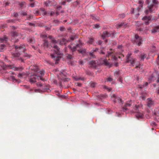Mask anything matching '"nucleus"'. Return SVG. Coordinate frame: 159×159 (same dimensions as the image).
<instances>
[{"label": "nucleus", "instance_id": "f257e3e1", "mask_svg": "<svg viewBox=\"0 0 159 159\" xmlns=\"http://www.w3.org/2000/svg\"><path fill=\"white\" fill-rule=\"evenodd\" d=\"M30 68L32 71L31 72L32 74L38 75V76L39 77L40 79L41 80L44 81V79L43 78V76L44 74V71H40L39 67L36 65L31 66Z\"/></svg>", "mask_w": 159, "mask_h": 159}, {"label": "nucleus", "instance_id": "f03ea898", "mask_svg": "<svg viewBox=\"0 0 159 159\" xmlns=\"http://www.w3.org/2000/svg\"><path fill=\"white\" fill-rule=\"evenodd\" d=\"M53 46V50L54 51V53L53 54L51 53V57L52 58H54V59L56 60V63H57V61L58 60H59L58 57L55 56V54H56L57 55H60V49L56 45H54Z\"/></svg>", "mask_w": 159, "mask_h": 159}, {"label": "nucleus", "instance_id": "7ed1b4c3", "mask_svg": "<svg viewBox=\"0 0 159 159\" xmlns=\"http://www.w3.org/2000/svg\"><path fill=\"white\" fill-rule=\"evenodd\" d=\"M38 75L32 74L29 77V80L31 84L34 83L39 80L40 78Z\"/></svg>", "mask_w": 159, "mask_h": 159}, {"label": "nucleus", "instance_id": "20e7f679", "mask_svg": "<svg viewBox=\"0 0 159 159\" xmlns=\"http://www.w3.org/2000/svg\"><path fill=\"white\" fill-rule=\"evenodd\" d=\"M79 45L78 44L76 45L75 47L74 46L73 47H72L71 45H69L68 46V48H69L72 51V52H74L76 50H77L79 53H81L82 54L85 53L86 52V50L85 49H77V48L79 47Z\"/></svg>", "mask_w": 159, "mask_h": 159}, {"label": "nucleus", "instance_id": "39448f33", "mask_svg": "<svg viewBox=\"0 0 159 159\" xmlns=\"http://www.w3.org/2000/svg\"><path fill=\"white\" fill-rule=\"evenodd\" d=\"M90 66L93 68H96L99 65V62L98 61H92L89 63Z\"/></svg>", "mask_w": 159, "mask_h": 159}, {"label": "nucleus", "instance_id": "423d86ee", "mask_svg": "<svg viewBox=\"0 0 159 159\" xmlns=\"http://www.w3.org/2000/svg\"><path fill=\"white\" fill-rule=\"evenodd\" d=\"M135 42L137 45L139 46L142 43L141 42L142 41V38L139 36V35L136 34L135 35Z\"/></svg>", "mask_w": 159, "mask_h": 159}, {"label": "nucleus", "instance_id": "0eeeda50", "mask_svg": "<svg viewBox=\"0 0 159 159\" xmlns=\"http://www.w3.org/2000/svg\"><path fill=\"white\" fill-rule=\"evenodd\" d=\"M25 46L24 45H21L20 46H16L15 47V49L19 52H24L25 50Z\"/></svg>", "mask_w": 159, "mask_h": 159}, {"label": "nucleus", "instance_id": "6e6552de", "mask_svg": "<svg viewBox=\"0 0 159 159\" xmlns=\"http://www.w3.org/2000/svg\"><path fill=\"white\" fill-rule=\"evenodd\" d=\"M100 62H99V65H104L106 66H108L109 63L106 59L103 58H101L99 60Z\"/></svg>", "mask_w": 159, "mask_h": 159}, {"label": "nucleus", "instance_id": "1a4fd4ad", "mask_svg": "<svg viewBox=\"0 0 159 159\" xmlns=\"http://www.w3.org/2000/svg\"><path fill=\"white\" fill-rule=\"evenodd\" d=\"M127 26V24H125L124 22H122L118 23L116 25V28L118 29L120 28L122 26H123L124 28H126Z\"/></svg>", "mask_w": 159, "mask_h": 159}, {"label": "nucleus", "instance_id": "9d476101", "mask_svg": "<svg viewBox=\"0 0 159 159\" xmlns=\"http://www.w3.org/2000/svg\"><path fill=\"white\" fill-rule=\"evenodd\" d=\"M142 20L145 21V23L146 25L149 24V21L152 20L150 16H145L142 18Z\"/></svg>", "mask_w": 159, "mask_h": 159}, {"label": "nucleus", "instance_id": "9b49d317", "mask_svg": "<svg viewBox=\"0 0 159 159\" xmlns=\"http://www.w3.org/2000/svg\"><path fill=\"white\" fill-rule=\"evenodd\" d=\"M132 101L130 100L126 102L124 107H123V109L125 110H127V107H130L132 105Z\"/></svg>", "mask_w": 159, "mask_h": 159}, {"label": "nucleus", "instance_id": "f8f14e48", "mask_svg": "<svg viewBox=\"0 0 159 159\" xmlns=\"http://www.w3.org/2000/svg\"><path fill=\"white\" fill-rule=\"evenodd\" d=\"M148 9L149 10V11L150 12H152L155 10H156L157 8L155 6L152 5L148 7Z\"/></svg>", "mask_w": 159, "mask_h": 159}, {"label": "nucleus", "instance_id": "ddd939ff", "mask_svg": "<svg viewBox=\"0 0 159 159\" xmlns=\"http://www.w3.org/2000/svg\"><path fill=\"white\" fill-rule=\"evenodd\" d=\"M58 78L62 80H63L66 79V75L62 72L59 73V75H58Z\"/></svg>", "mask_w": 159, "mask_h": 159}, {"label": "nucleus", "instance_id": "4468645a", "mask_svg": "<svg viewBox=\"0 0 159 159\" xmlns=\"http://www.w3.org/2000/svg\"><path fill=\"white\" fill-rule=\"evenodd\" d=\"M94 38L93 37H90L89 38V40L87 41L88 44H93L94 42Z\"/></svg>", "mask_w": 159, "mask_h": 159}, {"label": "nucleus", "instance_id": "2eb2a0df", "mask_svg": "<svg viewBox=\"0 0 159 159\" xmlns=\"http://www.w3.org/2000/svg\"><path fill=\"white\" fill-rule=\"evenodd\" d=\"M111 36V34L108 33V32L105 31L104 32L103 34L102 35V36L103 38V39H104V37H108Z\"/></svg>", "mask_w": 159, "mask_h": 159}, {"label": "nucleus", "instance_id": "dca6fc26", "mask_svg": "<svg viewBox=\"0 0 159 159\" xmlns=\"http://www.w3.org/2000/svg\"><path fill=\"white\" fill-rule=\"evenodd\" d=\"M132 53L130 52H129L126 56V60L125 61V63H129V59Z\"/></svg>", "mask_w": 159, "mask_h": 159}, {"label": "nucleus", "instance_id": "f3484780", "mask_svg": "<svg viewBox=\"0 0 159 159\" xmlns=\"http://www.w3.org/2000/svg\"><path fill=\"white\" fill-rule=\"evenodd\" d=\"M48 38L51 40V43H52L55 44L57 43V41L54 39V38L52 36H49L48 37Z\"/></svg>", "mask_w": 159, "mask_h": 159}, {"label": "nucleus", "instance_id": "a211bd4d", "mask_svg": "<svg viewBox=\"0 0 159 159\" xmlns=\"http://www.w3.org/2000/svg\"><path fill=\"white\" fill-rule=\"evenodd\" d=\"M159 31V26L155 27L152 30V33H155Z\"/></svg>", "mask_w": 159, "mask_h": 159}, {"label": "nucleus", "instance_id": "6ab92c4d", "mask_svg": "<svg viewBox=\"0 0 159 159\" xmlns=\"http://www.w3.org/2000/svg\"><path fill=\"white\" fill-rule=\"evenodd\" d=\"M148 101L147 102V105L149 107L151 106L153 104V102L151 98H148Z\"/></svg>", "mask_w": 159, "mask_h": 159}, {"label": "nucleus", "instance_id": "aec40b11", "mask_svg": "<svg viewBox=\"0 0 159 159\" xmlns=\"http://www.w3.org/2000/svg\"><path fill=\"white\" fill-rule=\"evenodd\" d=\"M136 61V59L132 58L130 60H129V62H130V63L133 65V66H134Z\"/></svg>", "mask_w": 159, "mask_h": 159}, {"label": "nucleus", "instance_id": "412c9836", "mask_svg": "<svg viewBox=\"0 0 159 159\" xmlns=\"http://www.w3.org/2000/svg\"><path fill=\"white\" fill-rule=\"evenodd\" d=\"M13 68V70L15 71H21L23 69V68L21 67H14Z\"/></svg>", "mask_w": 159, "mask_h": 159}, {"label": "nucleus", "instance_id": "4be33fe9", "mask_svg": "<svg viewBox=\"0 0 159 159\" xmlns=\"http://www.w3.org/2000/svg\"><path fill=\"white\" fill-rule=\"evenodd\" d=\"M136 116L137 118H141L143 116V114L142 113L140 112H137L136 114Z\"/></svg>", "mask_w": 159, "mask_h": 159}, {"label": "nucleus", "instance_id": "5701e85b", "mask_svg": "<svg viewBox=\"0 0 159 159\" xmlns=\"http://www.w3.org/2000/svg\"><path fill=\"white\" fill-rule=\"evenodd\" d=\"M25 72H22V73H19L17 75L18 78H21L23 76L25 75Z\"/></svg>", "mask_w": 159, "mask_h": 159}, {"label": "nucleus", "instance_id": "b1692460", "mask_svg": "<svg viewBox=\"0 0 159 159\" xmlns=\"http://www.w3.org/2000/svg\"><path fill=\"white\" fill-rule=\"evenodd\" d=\"M11 34V35L12 37L13 38H15V37H17L18 36V33L16 32H15L12 33Z\"/></svg>", "mask_w": 159, "mask_h": 159}, {"label": "nucleus", "instance_id": "393cba45", "mask_svg": "<svg viewBox=\"0 0 159 159\" xmlns=\"http://www.w3.org/2000/svg\"><path fill=\"white\" fill-rule=\"evenodd\" d=\"M146 57V55L145 54H143L141 55L140 57L141 58V60H144V59Z\"/></svg>", "mask_w": 159, "mask_h": 159}, {"label": "nucleus", "instance_id": "a878e982", "mask_svg": "<svg viewBox=\"0 0 159 159\" xmlns=\"http://www.w3.org/2000/svg\"><path fill=\"white\" fill-rule=\"evenodd\" d=\"M20 53H17V52L14 53L13 54V56L14 57H18L20 56Z\"/></svg>", "mask_w": 159, "mask_h": 159}, {"label": "nucleus", "instance_id": "bb28decb", "mask_svg": "<svg viewBox=\"0 0 159 159\" xmlns=\"http://www.w3.org/2000/svg\"><path fill=\"white\" fill-rule=\"evenodd\" d=\"M44 43L43 45L44 46H46L47 47L48 46V43L47 41L46 40H44Z\"/></svg>", "mask_w": 159, "mask_h": 159}, {"label": "nucleus", "instance_id": "cd10ccee", "mask_svg": "<svg viewBox=\"0 0 159 159\" xmlns=\"http://www.w3.org/2000/svg\"><path fill=\"white\" fill-rule=\"evenodd\" d=\"M7 38H4V39L0 38V42L1 43L3 42L4 41H7Z\"/></svg>", "mask_w": 159, "mask_h": 159}, {"label": "nucleus", "instance_id": "c85d7f7f", "mask_svg": "<svg viewBox=\"0 0 159 159\" xmlns=\"http://www.w3.org/2000/svg\"><path fill=\"white\" fill-rule=\"evenodd\" d=\"M77 38V36H76V35H73L71 36L70 38L71 40H73Z\"/></svg>", "mask_w": 159, "mask_h": 159}, {"label": "nucleus", "instance_id": "c756f323", "mask_svg": "<svg viewBox=\"0 0 159 159\" xmlns=\"http://www.w3.org/2000/svg\"><path fill=\"white\" fill-rule=\"evenodd\" d=\"M119 16L120 18H123L125 16V15L124 14H121L119 15Z\"/></svg>", "mask_w": 159, "mask_h": 159}, {"label": "nucleus", "instance_id": "7c9ffc66", "mask_svg": "<svg viewBox=\"0 0 159 159\" xmlns=\"http://www.w3.org/2000/svg\"><path fill=\"white\" fill-rule=\"evenodd\" d=\"M67 58L69 59H70L73 58V56L69 54L67 56Z\"/></svg>", "mask_w": 159, "mask_h": 159}, {"label": "nucleus", "instance_id": "2f4dec72", "mask_svg": "<svg viewBox=\"0 0 159 159\" xmlns=\"http://www.w3.org/2000/svg\"><path fill=\"white\" fill-rule=\"evenodd\" d=\"M104 88L105 89H107V90L109 92L110 91L112 90V89L111 88H108L106 86H105L104 87Z\"/></svg>", "mask_w": 159, "mask_h": 159}, {"label": "nucleus", "instance_id": "473e14b6", "mask_svg": "<svg viewBox=\"0 0 159 159\" xmlns=\"http://www.w3.org/2000/svg\"><path fill=\"white\" fill-rule=\"evenodd\" d=\"M40 37L43 39H44L47 37V36L45 34H41Z\"/></svg>", "mask_w": 159, "mask_h": 159}, {"label": "nucleus", "instance_id": "72a5a7b5", "mask_svg": "<svg viewBox=\"0 0 159 159\" xmlns=\"http://www.w3.org/2000/svg\"><path fill=\"white\" fill-rule=\"evenodd\" d=\"M60 30L61 31H65L66 30V29L64 27L61 26L60 28Z\"/></svg>", "mask_w": 159, "mask_h": 159}, {"label": "nucleus", "instance_id": "f704fd0d", "mask_svg": "<svg viewBox=\"0 0 159 159\" xmlns=\"http://www.w3.org/2000/svg\"><path fill=\"white\" fill-rule=\"evenodd\" d=\"M34 14H35L36 15H38L39 14V11L38 10H36L34 11Z\"/></svg>", "mask_w": 159, "mask_h": 159}, {"label": "nucleus", "instance_id": "c9c22d12", "mask_svg": "<svg viewBox=\"0 0 159 159\" xmlns=\"http://www.w3.org/2000/svg\"><path fill=\"white\" fill-rule=\"evenodd\" d=\"M110 50H111V52H108V54L106 56L107 57H108V56H109L110 55H111L112 53H113V52L111 51V50H112L110 49Z\"/></svg>", "mask_w": 159, "mask_h": 159}, {"label": "nucleus", "instance_id": "e433bc0d", "mask_svg": "<svg viewBox=\"0 0 159 159\" xmlns=\"http://www.w3.org/2000/svg\"><path fill=\"white\" fill-rule=\"evenodd\" d=\"M148 83L147 82H145V84L142 86V87H140V88H143V87H144L145 86H147V85H148Z\"/></svg>", "mask_w": 159, "mask_h": 159}, {"label": "nucleus", "instance_id": "4c0bfd02", "mask_svg": "<svg viewBox=\"0 0 159 159\" xmlns=\"http://www.w3.org/2000/svg\"><path fill=\"white\" fill-rule=\"evenodd\" d=\"M28 42L31 43H33L34 42V40L32 39H30L28 40Z\"/></svg>", "mask_w": 159, "mask_h": 159}, {"label": "nucleus", "instance_id": "58836bf2", "mask_svg": "<svg viewBox=\"0 0 159 159\" xmlns=\"http://www.w3.org/2000/svg\"><path fill=\"white\" fill-rule=\"evenodd\" d=\"M93 27L95 28H98L99 27V25L98 24H95L93 25Z\"/></svg>", "mask_w": 159, "mask_h": 159}, {"label": "nucleus", "instance_id": "ea45409f", "mask_svg": "<svg viewBox=\"0 0 159 159\" xmlns=\"http://www.w3.org/2000/svg\"><path fill=\"white\" fill-rule=\"evenodd\" d=\"M159 112V107L157 108L156 109L155 111V114H156L157 113H158Z\"/></svg>", "mask_w": 159, "mask_h": 159}, {"label": "nucleus", "instance_id": "a19ab883", "mask_svg": "<svg viewBox=\"0 0 159 159\" xmlns=\"http://www.w3.org/2000/svg\"><path fill=\"white\" fill-rule=\"evenodd\" d=\"M20 14L23 16H26L27 15V13L25 12H22Z\"/></svg>", "mask_w": 159, "mask_h": 159}, {"label": "nucleus", "instance_id": "79ce46f5", "mask_svg": "<svg viewBox=\"0 0 159 159\" xmlns=\"http://www.w3.org/2000/svg\"><path fill=\"white\" fill-rule=\"evenodd\" d=\"M107 81H112L113 79L111 77H109L107 79Z\"/></svg>", "mask_w": 159, "mask_h": 159}, {"label": "nucleus", "instance_id": "37998d69", "mask_svg": "<svg viewBox=\"0 0 159 159\" xmlns=\"http://www.w3.org/2000/svg\"><path fill=\"white\" fill-rule=\"evenodd\" d=\"M65 40H66L65 39H63L62 42V41H61V42H60V44H64L65 43L64 42H65Z\"/></svg>", "mask_w": 159, "mask_h": 159}, {"label": "nucleus", "instance_id": "c03bdc74", "mask_svg": "<svg viewBox=\"0 0 159 159\" xmlns=\"http://www.w3.org/2000/svg\"><path fill=\"white\" fill-rule=\"evenodd\" d=\"M153 2L155 4H157L158 3V2L157 0H153Z\"/></svg>", "mask_w": 159, "mask_h": 159}, {"label": "nucleus", "instance_id": "a18cd8bd", "mask_svg": "<svg viewBox=\"0 0 159 159\" xmlns=\"http://www.w3.org/2000/svg\"><path fill=\"white\" fill-rule=\"evenodd\" d=\"M49 3V2H46L44 3V4L46 6H48V4Z\"/></svg>", "mask_w": 159, "mask_h": 159}, {"label": "nucleus", "instance_id": "49530a36", "mask_svg": "<svg viewBox=\"0 0 159 159\" xmlns=\"http://www.w3.org/2000/svg\"><path fill=\"white\" fill-rule=\"evenodd\" d=\"M139 105H134V107L135 109H137L139 107Z\"/></svg>", "mask_w": 159, "mask_h": 159}, {"label": "nucleus", "instance_id": "de8ad7c7", "mask_svg": "<svg viewBox=\"0 0 159 159\" xmlns=\"http://www.w3.org/2000/svg\"><path fill=\"white\" fill-rule=\"evenodd\" d=\"M36 84H37V86H38L39 87H41L42 86V84H39L38 83H37Z\"/></svg>", "mask_w": 159, "mask_h": 159}, {"label": "nucleus", "instance_id": "09e8293b", "mask_svg": "<svg viewBox=\"0 0 159 159\" xmlns=\"http://www.w3.org/2000/svg\"><path fill=\"white\" fill-rule=\"evenodd\" d=\"M139 3L140 4L142 5L143 3V2L142 0H140L139 1Z\"/></svg>", "mask_w": 159, "mask_h": 159}, {"label": "nucleus", "instance_id": "8fccbe9b", "mask_svg": "<svg viewBox=\"0 0 159 159\" xmlns=\"http://www.w3.org/2000/svg\"><path fill=\"white\" fill-rule=\"evenodd\" d=\"M34 3H32L30 4V6L31 7H34Z\"/></svg>", "mask_w": 159, "mask_h": 159}, {"label": "nucleus", "instance_id": "3c124183", "mask_svg": "<svg viewBox=\"0 0 159 159\" xmlns=\"http://www.w3.org/2000/svg\"><path fill=\"white\" fill-rule=\"evenodd\" d=\"M25 4V2H22L20 3V6L21 7H22V6L24 5Z\"/></svg>", "mask_w": 159, "mask_h": 159}, {"label": "nucleus", "instance_id": "603ef678", "mask_svg": "<svg viewBox=\"0 0 159 159\" xmlns=\"http://www.w3.org/2000/svg\"><path fill=\"white\" fill-rule=\"evenodd\" d=\"M84 80V79L83 78H77V79H76V80Z\"/></svg>", "mask_w": 159, "mask_h": 159}, {"label": "nucleus", "instance_id": "864d4df0", "mask_svg": "<svg viewBox=\"0 0 159 159\" xmlns=\"http://www.w3.org/2000/svg\"><path fill=\"white\" fill-rule=\"evenodd\" d=\"M112 59L114 60H116L117 59V57L116 56H112Z\"/></svg>", "mask_w": 159, "mask_h": 159}, {"label": "nucleus", "instance_id": "5fc2aeb1", "mask_svg": "<svg viewBox=\"0 0 159 159\" xmlns=\"http://www.w3.org/2000/svg\"><path fill=\"white\" fill-rule=\"evenodd\" d=\"M14 17H16L18 16V14L17 13H14Z\"/></svg>", "mask_w": 159, "mask_h": 159}, {"label": "nucleus", "instance_id": "6e6d98bb", "mask_svg": "<svg viewBox=\"0 0 159 159\" xmlns=\"http://www.w3.org/2000/svg\"><path fill=\"white\" fill-rule=\"evenodd\" d=\"M40 10L42 11H43V12L45 11L44 9L43 8H40Z\"/></svg>", "mask_w": 159, "mask_h": 159}, {"label": "nucleus", "instance_id": "4d7b16f0", "mask_svg": "<svg viewBox=\"0 0 159 159\" xmlns=\"http://www.w3.org/2000/svg\"><path fill=\"white\" fill-rule=\"evenodd\" d=\"M157 64L159 65V55H158L157 58Z\"/></svg>", "mask_w": 159, "mask_h": 159}, {"label": "nucleus", "instance_id": "13d9d810", "mask_svg": "<svg viewBox=\"0 0 159 159\" xmlns=\"http://www.w3.org/2000/svg\"><path fill=\"white\" fill-rule=\"evenodd\" d=\"M32 18H33V16H30L28 17V19H32Z\"/></svg>", "mask_w": 159, "mask_h": 159}, {"label": "nucleus", "instance_id": "bf43d9fd", "mask_svg": "<svg viewBox=\"0 0 159 159\" xmlns=\"http://www.w3.org/2000/svg\"><path fill=\"white\" fill-rule=\"evenodd\" d=\"M119 81L121 82V83H122V78L121 77H120L119 78Z\"/></svg>", "mask_w": 159, "mask_h": 159}, {"label": "nucleus", "instance_id": "052dcab7", "mask_svg": "<svg viewBox=\"0 0 159 159\" xmlns=\"http://www.w3.org/2000/svg\"><path fill=\"white\" fill-rule=\"evenodd\" d=\"M54 14V12L53 11H52L50 13V15L51 16H52V15H53V14Z\"/></svg>", "mask_w": 159, "mask_h": 159}, {"label": "nucleus", "instance_id": "680f3d73", "mask_svg": "<svg viewBox=\"0 0 159 159\" xmlns=\"http://www.w3.org/2000/svg\"><path fill=\"white\" fill-rule=\"evenodd\" d=\"M77 85L78 86H81L82 85V84L80 83H77Z\"/></svg>", "mask_w": 159, "mask_h": 159}, {"label": "nucleus", "instance_id": "e2e57ef3", "mask_svg": "<svg viewBox=\"0 0 159 159\" xmlns=\"http://www.w3.org/2000/svg\"><path fill=\"white\" fill-rule=\"evenodd\" d=\"M114 65L116 66L117 67L118 66V63H115Z\"/></svg>", "mask_w": 159, "mask_h": 159}, {"label": "nucleus", "instance_id": "0e129e2a", "mask_svg": "<svg viewBox=\"0 0 159 159\" xmlns=\"http://www.w3.org/2000/svg\"><path fill=\"white\" fill-rule=\"evenodd\" d=\"M47 12H46V11H44V12H43V15H45L47 14Z\"/></svg>", "mask_w": 159, "mask_h": 159}, {"label": "nucleus", "instance_id": "69168bd1", "mask_svg": "<svg viewBox=\"0 0 159 159\" xmlns=\"http://www.w3.org/2000/svg\"><path fill=\"white\" fill-rule=\"evenodd\" d=\"M145 13L146 14H148V10H146L145 11Z\"/></svg>", "mask_w": 159, "mask_h": 159}, {"label": "nucleus", "instance_id": "338daca9", "mask_svg": "<svg viewBox=\"0 0 159 159\" xmlns=\"http://www.w3.org/2000/svg\"><path fill=\"white\" fill-rule=\"evenodd\" d=\"M58 22V21L57 20H55L54 21V22L55 23H57Z\"/></svg>", "mask_w": 159, "mask_h": 159}, {"label": "nucleus", "instance_id": "774afa93", "mask_svg": "<svg viewBox=\"0 0 159 159\" xmlns=\"http://www.w3.org/2000/svg\"><path fill=\"white\" fill-rule=\"evenodd\" d=\"M89 55L90 56H92L93 55V53H90Z\"/></svg>", "mask_w": 159, "mask_h": 159}]
</instances>
